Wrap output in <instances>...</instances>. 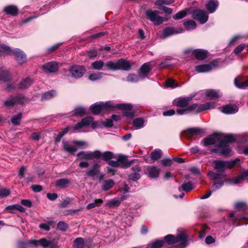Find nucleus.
I'll return each instance as SVG.
<instances>
[{
	"label": "nucleus",
	"mask_w": 248,
	"mask_h": 248,
	"mask_svg": "<svg viewBox=\"0 0 248 248\" xmlns=\"http://www.w3.org/2000/svg\"><path fill=\"white\" fill-rule=\"evenodd\" d=\"M3 11L7 15L16 16L18 13V9L17 7L15 5H9L6 6L4 8Z\"/></svg>",
	"instance_id": "obj_24"
},
{
	"label": "nucleus",
	"mask_w": 248,
	"mask_h": 248,
	"mask_svg": "<svg viewBox=\"0 0 248 248\" xmlns=\"http://www.w3.org/2000/svg\"><path fill=\"white\" fill-rule=\"evenodd\" d=\"M97 159H102L104 161H107L114 158V154L110 151L102 152L99 150H96Z\"/></svg>",
	"instance_id": "obj_16"
},
{
	"label": "nucleus",
	"mask_w": 248,
	"mask_h": 248,
	"mask_svg": "<svg viewBox=\"0 0 248 248\" xmlns=\"http://www.w3.org/2000/svg\"><path fill=\"white\" fill-rule=\"evenodd\" d=\"M205 95L210 99H214L219 97L220 94L218 91L209 90L206 92Z\"/></svg>",
	"instance_id": "obj_31"
},
{
	"label": "nucleus",
	"mask_w": 248,
	"mask_h": 248,
	"mask_svg": "<svg viewBox=\"0 0 248 248\" xmlns=\"http://www.w3.org/2000/svg\"><path fill=\"white\" fill-rule=\"evenodd\" d=\"M93 118L91 116H87L81 120L84 126L89 125L93 121Z\"/></svg>",
	"instance_id": "obj_55"
},
{
	"label": "nucleus",
	"mask_w": 248,
	"mask_h": 248,
	"mask_svg": "<svg viewBox=\"0 0 248 248\" xmlns=\"http://www.w3.org/2000/svg\"><path fill=\"white\" fill-rule=\"evenodd\" d=\"M42 67L45 72L54 73L58 71V63L55 62H47L42 66Z\"/></svg>",
	"instance_id": "obj_17"
},
{
	"label": "nucleus",
	"mask_w": 248,
	"mask_h": 248,
	"mask_svg": "<svg viewBox=\"0 0 248 248\" xmlns=\"http://www.w3.org/2000/svg\"><path fill=\"white\" fill-rule=\"evenodd\" d=\"M174 2V0H157L155 4V5L161 6L163 5H170Z\"/></svg>",
	"instance_id": "obj_53"
},
{
	"label": "nucleus",
	"mask_w": 248,
	"mask_h": 248,
	"mask_svg": "<svg viewBox=\"0 0 248 248\" xmlns=\"http://www.w3.org/2000/svg\"><path fill=\"white\" fill-rule=\"evenodd\" d=\"M240 38H241V36H240V35H235L234 36H233L230 41L229 43V46H233L234 45L237 40L238 39H239Z\"/></svg>",
	"instance_id": "obj_62"
},
{
	"label": "nucleus",
	"mask_w": 248,
	"mask_h": 248,
	"mask_svg": "<svg viewBox=\"0 0 248 248\" xmlns=\"http://www.w3.org/2000/svg\"><path fill=\"white\" fill-rule=\"evenodd\" d=\"M187 13L186 10H182L178 12L173 18L174 19L178 20L181 19L186 16Z\"/></svg>",
	"instance_id": "obj_54"
},
{
	"label": "nucleus",
	"mask_w": 248,
	"mask_h": 248,
	"mask_svg": "<svg viewBox=\"0 0 248 248\" xmlns=\"http://www.w3.org/2000/svg\"><path fill=\"white\" fill-rule=\"evenodd\" d=\"M105 74L102 72L93 73L89 76V78L92 81H95L101 78Z\"/></svg>",
	"instance_id": "obj_50"
},
{
	"label": "nucleus",
	"mask_w": 248,
	"mask_h": 248,
	"mask_svg": "<svg viewBox=\"0 0 248 248\" xmlns=\"http://www.w3.org/2000/svg\"><path fill=\"white\" fill-rule=\"evenodd\" d=\"M105 67L108 70L116 71L122 70L129 71L131 67L130 62L124 59H120L116 62L109 61L106 63Z\"/></svg>",
	"instance_id": "obj_2"
},
{
	"label": "nucleus",
	"mask_w": 248,
	"mask_h": 248,
	"mask_svg": "<svg viewBox=\"0 0 248 248\" xmlns=\"http://www.w3.org/2000/svg\"><path fill=\"white\" fill-rule=\"evenodd\" d=\"M105 64H105L102 61L99 60L93 62L92 63V66L93 69L94 70H101L103 69V67L104 66H105Z\"/></svg>",
	"instance_id": "obj_39"
},
{
	"label": "nucleus",
	"mask_w": 248,
	"mask_h": 248,
	"mask_svg": "<svg viewBox=\"0 0 248 248\" xmlns=\"http://www.w3.org/2000/svg\"><path fill=\"white\" fill-rule=\"evenodd\" d=\"M202 131L203 130L200 128H191L188 129L186 131H183L182 134L184 135V136L187 137L188 138H190V136L193 134L200 133L202 132Z\"/></svg>",
	"instance_id": "obj_26"
},
{
	"label": "nucleus",
	"mask_w": 248,
	"mask_h": 248,
	"mask_svg": "<svg viewBox=\"0 0 248 248\" xmlns=\"http://www.w3.org/2000/svg\"><path fill=\"white\" fill-rule=\"evenodd\" d=\"M164 240L169 245L180 242L179 248H184L187 245V235L185 232L180 233L176 236L168 234L164 237Z\"/></svg>",
	"instance_id": "obj_3"
},
{
	"label": "nucleus",
	"mask_w": 248,
	"mask_h": 248,
	"mask_svg": "<svg viewBox=\"0 0 248 248\" xmlns=\"http://www.w3.org/2000/svg\"><path fill=\"white\" fill-rule=\"evenodd\" d=\"M234 137L232 135H222L221 134H214L212 136L204 139L202 143L204 146L216 144L217 146H226L229 142L234 140Z\"/></svg>",
	"instance_id": "obj_1"
},
{
	"label": "nucleus",
	"mask_w": 248,
	"mask_h": 248,
	"mask_svg": "<svg viewBox=\"0 0 248 248\" xmlns=\"http://www.w3.org/2000/svg\"><path fill=\"white\" fill-rule=\"evenodd\" d=\"M114 184V181L111 180H106L104 182L102 189L104 191H107L112 188Z\"/></svg>",
	"instance_id": "obj_44"
},
{
	"label": "nucleus",
	"mask_w": 248,
	"mask_h": 248,
	"mask_svg": "<svg viewBox=\"0 0 248 248\" xmlns=\"http://www.w3.org/2000/svg\"><path fill=\"white\" fill-rule=\"evenodd\" d=\"M72 77L74 78H80L82 77L86 72L85 68L81 65H75L71 66L69 69Z\"/></svg>",
	"instance_id": "obj_8"
},
{
	"label": "nucleus",
	"mask_w": 248,
	"mask_h": 248,
	"mask_svg": "<svg viewBox=\"0 0 248 248\" xmlns=\"http://www.w3.org/2000/svg\"><path fill=\"white\" fill-rule=\"evenodd\" d=\"M115 108V104L110 101L106 102H97L91 106L92 112L95 115H98L102 111H113Z\"/></svg>",
	"instance_id": "obj_4"
},
{
	"label": "nucleus",
	"mask_w": 248,
	"mask_h": 248,
	"mask_svg": "<svg viewBox=\"0 0 248 248\" xmlns=\"http://www.w3.org/2000/svg\"><path fill=\"white\" fill-rule=\"evenodd\" d=\"M245 46L246 45L244 44H241L238 45L237 47L235 48V49L233 50V52L237 55L239 54L243 50Z\"/></svg>",
	"instance_id": "obj_60"
},
{
	"label": "nucleus",
	"mask_w": 248,
	"mask_h": 248,
	"mask_svg": "<svg viewBox=\"0 0 248 248\" xmlns=\"http://www.w3.org/2000/svg\"><path fill=\"white\" fill-rule=\"evenodd\" d=\"M218 6V1L217 0H210L206 5V8L209 13H213L216 11Z\"/></svg>",
	"instance_id": "obj_22"
},
{
	"label": "nucleus",
	"mask_w": 248,
	"mask_h": 248,
	"mask_svg": "<svg viewBox=\"0 0 248 248\" xmlns=\"http://www.w3.org/2000/svg\"><path fill=\"white\" fill-rule=\"evenodd\" d=\"M162 156V151L160 149H156L151 154V158L154 161L159 159Z\"/></svg>",
	"instance_id": "obj_42"
},
{
	"label": "nucleus",
	"mask_w": 248,
	"mask_h": 248,
	"mask_svg": "<svg viewBox=\"0 0 248 248\" xmlns=\"http://www.w3.org/2000/svg\"><path fill=\"white\" fill-rule=\"evenodd\" d=\"M194 188V186L193 183L191 182H187L183 184L181 186L178 187V190L180 192L184 191L185 192H188Z\"/></svg>",
	"instance_id": "obj_27"
},
{
	"label": "nucleus",
	"mask_w": 248,
	"mask_h": 248,
	"mask_svg": "<svg viewBox=\"0 0 248 248\" xmlns=\"http://www.w3.org/2000/svg\"><path fill=\"white\" fill-rule=\"evenodd\" d=\"M172 164V160L170 158H165L161 160V164L164 167L170 166Z\"/></svg>",
	"instance_id": "obj_61"
},
{
	"label": "nucleus",
	"mask_w": 248,
	"mask_h": 248,
	"mask_svg": "<svg viewBox=\"0 0 248 248\" xmlns=\"http://www.w3.org/2000/svg\"><path fill=\"white\" fill-rule=\"evenodd\" d=\"M133 171L134 172L128 175L129 179L136 181L139 180L140 178V175L139 172L141 171V170L139 167H136L132 168Z\"/></svg>",
	"instance_id": "obj_23"
},
{
	"label": "nucleus",
	"mask_w": 248,
	"mask_h": 248,
	"mask_svg": "<svg viewBox=\"0 0 248 248\" xmlns=\"http://www.w3.org/2000/svg\"><path fill=\"white\" fill-rule=\"evenodd\" d=\"M159 12L157 10H148L145 11V15L155 25L161 24L164 21L168 20V18L159 16Z\"/></svg>",
	"instance_id": "obj_6"
},
{
	"label": "nucleus",
	"mask_w": 248,
	"mask_h": 248,
	"mask_svg": "<svg viewBox=\"0 0 248 248\" xmlns=\"http://www.w3.org/2000/svg\"><path fill=\"white\" fill-rule=\"evenodd\" d=\"M99 166L97 163H95L93 166L86 171V174L88 176L94 177L98 171Z\"/></svg>",
	"instance_id": "obj_30"
},
{
	"label": "nucleus",
	"mask_w": 248,
	"mask_h": 248,
	"mask_svg": "<svg viewBox=\"0 0 248 248\" xmlns=\"http://www.w3.org/2000/svg\"><path fill=\"white\" fill-rule=\"evenodd\" d=\"M192 16L202 24L206 23L208 19V14L205 11L200 9L194 10L192 12Z\"/></svg>",
	"instance_id": "obj_7"
},
{
	"label": "nucleus",
	"mask_w": 248,
	"mask_h": 248,
	"mask_svg": "<svg viewBox=\"0 0 248 248\" xmlns=\"http://www.w3.org/2000/svg\"><path fill=\"white\" fill-rule=\"evenodd\" d=\"M160 171V170L155 166H149L146 168V173L151 178H157Z\"/></svg>",
	"instance_id": "obj_18"
},
{
	"label": "nucleus",
	"mask_w": 248,
	"mask_h": 248,
	"mask_svg": "<svg viewBox=\"0 0 248 248\" xmlns=\"http://www.w3.org/2000/svg\"><path fill=\"white\" fill-rule=\"evenodd\" d=\"M224 185V181L222 180H220L219 181L216 182L212 186V189L213 191H215L223 186Z\"/></svg>",
	"instance_id": "obj_56"
},
{
	"label": "nucleus",
	"mask_w": 248,
	"mask_h": 248,
	"mask_svg": "<svg viewBox=\"0 0 248 248\" xmlns=\"http://www.w3.org/2000/svg\"><path fill=\"white\" fill-rule=\"evenodd\" d=\"M87 109L82 107H78L76 108L73 112L74 115L75 116H82L86 113Z\"/></svg>",
	"instance_id": "obj_41"
},
{
	"label": "nucleus",
	"mask_w": 248,
	"mask_h": 248,
	"mask_svg": "<svg viewBox=\"0 0 248 248\" xmlns=\"http://www.w3.org/2000/svg\"><path fill=\"white\" fill-rule=\"evenodd\" d=\"M29 243L35 246H37L39 245H41L45 248H46L48 247H50V248H56V245L53 241L47 240L46 238H41L39 240H30Z\"/></svg>",
	"instance_id": "obj_9"
},
{
	"label": "nucleus",
	"mask_w": 248,
	"mask_h": 248,
	"mask_svg": "<svg viewBox=\"0 0 248 248\" xmlns=\"http://www.w3.org/2000/svg\"><path fill=\"white\" fill-rule=\"evenodd\" d=\"M115 108L125 110L124 115L128 118H132L134 116V112L131 111L132 106L129 104H118L115 105Z\"/></svg>",
	"instance_id": "obj_11"
},
{
	"label": "nucleus",
	"mask_w": 248,
	"mask_h": 248,
	"mask_svg": "<svg viewBox=\"0 0 248 248\" xmlns=\"http://www.w3.org/2000/svg\"><path fill=\"white\" fill-rule=\"evenodd\" d=\"M118 162L122 164H126L127 162V158L125 156L120 155L118 156Z\"/></svg>",
	"instance_id": "obj_63"
},
{
	"label": "nucleus",
	"mask_w": 248,
	"mask_h": 248,
	"mask_svg": "<svg viewBox=\"0 0 248 248\" xmlns=\"http://www.w3.org/2000/svg\"><path fill=\"white\" fill-rule=\"evenodd\" d=\"M103 200L101 199H96L94 200V202L92 203H90L88 204L86 208L88 210L91 209L96 207L100 206L101 204L103 203Z\"/></svg>",
	"instance_id": "obj_40"
},
{
	"label": "nucleus",
	"mask_w": 248,
	"mask_h": 248,
	"mask_svg": "<svg viewBox=\"0 0 248 248\" xmlns=\"http://www.w3.org/2000/svg\"><path fill=\"white\" fill-rule=\"evenodd\" d=\"M25 98L22 95L11 97L4 102V105L7 107H12L15 105L23 103Z\"/></svg>",
	"instance_id": "obj_10"
},
{
	"label": "nucleus",
	"mask_w": 248,
	"mask_h": 248,
	"mask_svg": "<svg viewBox=\"0 0 248 248\" xmlns=\"http://www.w3.org/2000/svg\"><path fill=\"white\" fill-rule=\"evenodd\" d=\"M246 179L244 172H242L240 175H239L238 176L233 178L231 181L232 183L234 184H237L241 183V182Z\"/></svg>",
	"instance_id": "obj_51"
},
{
	"label": "nucleus",
	"mask_w": 248,
	"mask_h": 248,
	"mask_svg": "<svg viewBox=\"0 0 248 248\" xmlns=\"http://www.w3.org/2000/svg\"><path fill=\"white\" fill-rule=\"evenodd\" d=\"M84 246V240L81 237L77 238L73 242V248H83Z\"/></svg>",
	"instance_id": "obj_37"
},
{
	"label": "nucleus",
	"mask_w": 248,
	"mask_h": 248,
	"mask_svg": "<svg viewBox=\"0 0 248 248\" xmlns=\"http://www.w3.org/2000/svg\"><path fill=\"white\" fill-rule=\"evenodd\" d=\"M192 54L199 60H202L207 57V51L204 50L196 49L192 52Z\"/></svg>",
	"instance_id": "obj_25"
},
{
	"label": "nucleus",
	"mask_w": 248,
	"mask_h": 248,
	"mask_svg": "<svg viewBox=\"0 0 248 248\" xmlns=\"http://www.w3.org/2000/svg\"><path fill=\"white\" fill-rule=\"evenodd\" d=\"M62 143L64 150L67 152L73 153L77 150L75 146L70 145L67 141H63Z\"/></svg>",
	"instance_id": "obj_35"
},
{
	"label": "nucleus",
	"mask_w": 248,
	"mask_h": 248,
	"mask_svg": "<svg viewBox=\"0 0 248 248\" xmlns=\"http://www.w3.org/2000/svg\"><path fill=\"white\" fill-rule=\"evenodd\" d=\"M166 85L167 87L171 88H175L178 86V84L173 79H168L166 81Z\"/></svg>",
	"instance_id": "obj_57"
},
{
	"label": "nucleus",
	"mask_w": 248,
	"mask_h": 248,
	"mask_svg": "<svg viewBox=\"0 0 248 248\" xmlns=\"http://www.w3.org/2000/svg\"><path fill=\"white\" fill-rule=\"evenodd\" d=\"M11 78V75L9 71L5 69L1 68L0 70V81L6 82Z\"/></svg>",
	"instance_id": "obj_28"
},
{
	"label": "nucleus",
	"mask_w": 248,
	"mask_h": 248,
	"mask_svg": "<svg viewBox=\"0 0 248 248\" xmlns=\"http://www.w3.org/2000/svg\"><path fill=\"white\" fill-rule=\"evenodd\" d=\"M9 194L10 191L6 188L0 190V197L3 198L8 196Z\"/></svg>",
	"instance_id": "obj_64"
},
{
	"label": "nucleus",
	"mask_w": 248,
	"mask_h": 248,
	"mask_svg": "<svg viewBox=\"0 0 248 248\" xmlns=\"http://www.w3.org/2000/svg\"><path fill=\"white\" fill-rule=\"evenodd\" d=\"M196 71L198 73L207 72L211 70V64H202L195 67Z\"/></svg>",
	"instance_id": "obj_29"
},
{
	"label": "nucleus",
	"mask_w": 248,
	"mask_h": 248,
	"mask_svg": "<svg viewBox=\"0 0 248 248\" xmlns=\"http://www.w3.org/2000/svg\"><path fill=\"white\" fill-rule=\"evenodd\" d=\"M57 228L62 231H65L68 228V225L64 222L60 221L57 224Z\"/></svg>",
	"instance_id": "obj_58"
},
{
	"label": "nucleus",
	"mask_w": 248,
	"mask_h": 248,
	"mask_svg": "<svg viewBox=\"0 0 248 248\" xmlns=\"http://www.w3.org/2000/svg\"><path fill=\"white\" fill-rule=\"evenodd\" d=\"M152 67L149 62L144 63L140 68V72H139L140 76H141L142 79L145 78V76L152 69Z\"/></svg>",
	"instance_id": "obj_20"
},
{
	"label": "nucleus",
	"mask_w": 248,
	"mask_h": 248,
	"mask_svg": "<svg viewBox=\"0 0 248 248\" xmlns=\"http://www.w3.org/2000/svg\"><path fill=\"white\" fill-rule=\"evenodd\" d=\"M77 156L81 159L90 160L93 159H97L96 150L90 152L81 151L78 153Z\"/></svg>",
	"instance_id": "obj_15"
},
{
	"label": "nucleus",
	"mask_w": 248,
	"mask_h": 248,
	"mask_svg": "<svg viewBox=\"0 0 248 248\" xmlns=\"http://www.w3.org/2000/svg\"><path fill=\"white\" fill-rule=\"evenodd\" d=\"M22 116V113L14 115L11 119L12 123L15 125H18L20 124Z\"/></svg>",
	"instance_id": "obj_47"
},
{
	"label": "nucleus",
	"mask_w": 248,
	"mask_h": 248,
	"mask_svg": "<svg viewBox=\"0 0 248 248\" xmlns=\"http://www.w3.org/2000/svg\"><path fill=\"white\" fill-rule=\"evenodd\" d=\"M240 161L239 159L236 158L231 161L215 160L214 162V168L218 172H222L226 169H231L236 165Z\"/></svg>",
	"instance_id": "obj_5"
},
{
	"label": "nucleus",
	"mask_w": 248,
	"mask_h": 248,
	"mask_svg": "<svg viewBox=\"0 0 248 248\" xmlns=\"http://www.w3.org/2000/svg\"><path fill=\"white\" fill-rule=\"evenodd\" d=\"M11 54L15 56L16 60L19 64H22L26 62L27 58L25 53L19 49L16 48L14 50H12Z\"/></svg>",
	"instance_id": "obj_13"
},
{
	"label": "nucleus",
	"mask_w": 248,
	"mask_h": 248,
	"mask_svg": "<svg viewBox=\"0 0 248 248\" xmlns=\"http://www.w3.org/2000/svg\"><path fill=\"white\" fill-rule=\"evenodd\" d=\"M201 104H194L190 106H188L186 108L187 111H195L197 113L201 112L199 111V108Z\"/></svg>",
	"instance_id": "obj_52"
},
{
	"label": "nucleus",
	"mask_w": 248,
	"mask_h": 248,
	"mask_svg": "<svg viewBox=\"0 0 248 248\" xmlns=\"http://www.w3.org/2000/svg\"><path fill=\"white\" fill-rule=\"evenodd\" d=\"M183 30L181 28H175L173 27H167L164 29L162 35V38H165L170 35L181 33L183 32Z\"/></svg>",
	"instance_id": "obj_14"
},
{
	"label": "nucleus",
	"mask_w": 248,
	"mask_h": 248,
	"mask_svg": "<svg viewBox=\"0 0 248 248\" xmlns=\"http://www.w3.org/2000/svg\"><path fill=\"white\" fill-rule=\"evenodd\" d=\"M164 241L163 240H157L155 242L151 244L152 248H160L164 244Z\"/></svg>",
	"instance_id": "obj_59"
},
{
	"label": "nucleus",
	"mask_w": 248,
	"mask_h": 248,
	"mask_svg": "<svg viewBox=\"0 0 248 248\" xmlns=\"http://www.w3.org/2000/svg\"><path fill=\"white\" fill-rule=\"evenodd\" d=\"M121 201L119 198H115L106 203V206L110 208H115L118 206L121 203Z\"/></svg>",
	"instance_id": "obj_43"
},
{
	"label": "nucleus",
	"mask_w": 248,
	"mask_h": 248,
	"mask_svg": "<svg viewBox=\"0 0 248 248\" xmlns=\"http://www.w3.org/2000/svg\"><path fill=\"white\" fill-rule=\"evenodd\" d=\"M12 49L8 46L0 44V56L4 55H11Z\"/></svg>",
	"instance_id": "obj_34"
},
{
	"label": "nucleus",
	"mask_w": 248,
	"mask_h": 248,
	"mask_svg": "<svg viewBox=\"0 0 248 248\" xmlns=\"http://www.w3.org/2000/svg\"><path fill=\"white\" fill-rule=\"evenodd\" d=\"M141 76H140V74L139 73V75H137L135 74H130L127 77V80L130 82H137L139 80Z\"/></svg>",
	"instance_id": "obj_49"
},
{
	"label": "nucleus",
	"mask_w": 248,
	"mask_h": 248,
	"mask_svg": "<svg viewBox=\"0 0 248 248\" xmlns=\"http://www.w3.org/2000/svg\"><path fill=\"white\" fill-rule=\"evenodd\" d=\"M70 181L66 178H62L60 179L55 182V185L57 187H59L61 188H64L66 187L70 183Z\"/></svg>",
	"instance_id": "obj_33"
},
{
	"label": "nucleus",
	"mask_w": 248,
	"mask_h": 248,
	"mask_svg": "<svg viewBox=\"0 0 248 248\" xmlns=\"http://www.w3.org/2000/svg\"><path fill=\"white\" fill-rule=\"evenodd\" d=\"M192 98L191 96L179 97L173 100V104L178 107L187 108L189 105V102L192 99Z\"/></svg>",
	"instance_id": "obj_12"
},
{
	"label": "nucleus",
	"mask_w": 248,
	"mask_h": 248,
	"mask_svg": "<svg viewBox=\"0 0 248 248\" xmlns=\"http://www.w3.org/2000/svg\"><path fill=\"white\" fill-rule=\"evenodd\" d=\"M208 175L211 180H213L221 179L225 176L223 174L216 173L211 171L208 172Z\"/></svg>",
	"instance_id": "obj_38"
},
{
	"label": "nucleus",
	"mask_w": 248,
	"mask_h": 248,
	"mask_svg": "<svg viewBox=\"0 0 248 248\" xmlns=\"http://www.w3.org/2000/svg\"><path fill=\"white\" fill-rule=\"evenodd\" d=\"M184 25L187 30H194L196 29L197 26L196 22L192 20H190L186 22H185L184 23Z\"/></svg>",
	"instance_id": "obj_45"
},
{
	"label": "nucleus",
	"mask_w": 248,
	"mask_h": 248,
	"mask_svg": "<svg viewBox=\"0 0 248 248\" xmlns=\"http://www.w3.org/2000/svg\"><path fill=\"white\" fill-rule=\"evenodd\" d=\"M132 123L136 129H140L144 126V121L143 119L139 118L134 120Z\"/></svg>",
	"instance_id": "obj_46"
},
{
	"label": "nucleus",
	"mask_w": 248,
	"mask_h": 248,
	"mask_svg": "<svg viewBox=\"0 0 248 248\" xmlns=\"http://www.w3.org/2000/svg\"><path fill=\"white\" fill-rule=\"evenodd\" d=\"M56 93L54 90L46 92L41 97V100H48L52 98L55 95Z\"/></svg>",
	"instance_id": "obj_48"
},
{
	"label": "nucleus",
	"mask_w": 248,
	"mask_h": 248,
	"mask_svg": "<svg viewBox=\"0 0 248 248\" xmlns=\"http://www.w3.org/2000/svg\"><path fill=\"white\" fill-rule=\"evenodd\" d=\"M230 143V142H229L226 146L220 147V155H223L225 156H230L232 155L233 154L232 151L228 147V145Z\"/></svg>",
	"instance_id": "obj_32"
},
{
	"label": "nucleus",
	"mask_w": 248,
	"mask_h": 248,
	"mask_svg": "<svg viewBox=\"0 0 248 248\" xmlns=\"http://www.w3.org/2000/svg\"><path fill=\"white\" fill-rule=\"evenodd\" d=\"M215 103L213 102H208L205 104H201L200 106V111H202L205 110L210 109L214 108Z\"/></svg>",
	"instance_id": "obj_36"
},
{
	"label": "nucleus",
	"mask_w": 248,
	"mask_h": 248,
	"mask_svg": "<svg viewBox=\"0 0 248 248\" xmlns=\"http://www.w3.org/2000/svg\"><path fill=\"white\" fill-rule=\"evenodd\" d=\"M220 110L224 113L232 114L237 112L238 111V108L236 106L228 105L222 107Z\"/></svg>",
	"instance_id": "obj_19"
},
{
	"label": "nucleus",
	"mask_w": 248,
	"mask_h": 248,
	"mask_svg": "<svg viewBox=\"0 0 248 248\" xmlns=\"http://www.w3.org/2000/svg\"><path fill=\"white\" fill-rule=\"evenodd\" d=\"M34 80L31 78H27L18 84V87L21 89H25L31 86L33 83Z\"/></svg>",
	"instance_id": "obj_21"
}]
</instances>
